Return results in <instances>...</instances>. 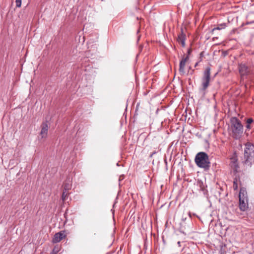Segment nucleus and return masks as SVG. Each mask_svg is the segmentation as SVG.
Masks as SVG:
<instances>
[{
  "label": "nucleus",
  "instance_id": "2eb2a0df",
  "mask_svg": "<svg viewBox=\"0 0 254 254\" xmlns=\"http://www.w3.org/2000/svg\"><path fill=\"white\" fill-rule=\"evenodd\" d=\"M68 194H69V193H68V191L63 190L62 195V199L63 201H64L66 200Z\"/></svg>",
  "mask_w": 254,
  "mask_h": 254
},
{
  "label": "nucleus",
  "instance_id": "7ed1b4c3",
  "mask_svg": "<svg viewBox=\"0 0 254 254\" xmlns=\"http://www.w3.org/2000/svg\"><path fill=\"white\" fill-rule=\"evenodd\" d=\"M195 162L198 167L205 170H208L210 167L208 156L204 152H199L196 155Z\"/></svg>",
  "mask_w": 254,
  "mask_h": 254
},
{
  "label": "nucleus",
  "instance_id": "ddd939ff",
  "mask_svg": "<svg viewBox=\"0 0 254 254\" xmlns=\"http://www.w3.org/2000/svg\"><path fill=\"white\" fill-rule=\"evenodd\" d=\"M247 199V191L244 188L240 189L239 192V200L241 199Z\"/></svg>",
  "mask_w": 254,
  "mask_h": 254
},
{
  "label": "nucleus",
  "instance_id": "f8f14e48",
  "mask_svg": "<svg viewBox=\"0 0 254 254\" xmlns=\"http://www.w3.org/2000/svg\"><path fill=\"white\" fill-rule=\"evenodd\" d=\"M248 207V199L239 200V208L242 211H245Z\"/></svg>",
  "mask_w": 254,
  "mask_h": 254
},
{
  "label": "nucleus",
  "instance_id": "1a4fd4ad",
  "mask_svg": "<svg viewBox=\"0 0 254 254\" xmlns=\"http://www.w3.org/2000/svg\"><path fill=\"white\" fill-rule=\"evenodd\" d=\"M48 125L47 123H43L41 125V130L40 132V135L41 138H46L47 136L48 131Z\"/></svg>",
  "mask_w": 254,
  "mask_h": 254
},
{
  "label": "nucleus",
  "instance_id": "f257e3e1",
  "mask_svg": "<svg viewBox=\"0 0 254 254\" xmlns=\"http://www.w3.org/2000/svg\"><path fill=\"white\" fill-rule=\"evenodd\" d=\"M231 130L232 136L236 139L241 138L243 133V126L240 121L236 117H233L230 120Z\"/></svg>",
  "mask_w": 254,
  "mask_h": 254
},
{
  "label": "nucleus",
  "instance_id": "a211bd4d",
  "mask_svg": "<svg viewBox=\"0 0 254 254\" xmlns=\"http://www.w3.org/2000/svg\"><path fill=\"white\" fill-rule=\"evenodd\" d=\"M253 119L252 118H249L247 120V124H251L253 122Z\"/></svg>",
  "mask_w": 254,
  "mask_h": 254
},
{
  "label": "nucleus",
  "instance_id": "6e6552de",
  "mask_svg": "<svg viewBox=\"0 0 254 254\" xmlns=\"http://www.w3.org/2000/svg\"><path fill=\"white\" fill-rule=\"evenodd\" d=\"M189 56H187L186 57L183 58L182 60L180 62L179 70L181 75H184L185 72V67L186 62L189 60Z\"/></svg>",
  "mask_w": 254,
  "mask_h": 254
},
{
  "label": "nucleus",
  "instance_id": "9b49d317",
  "mask_svg": "<svg viewBox=\"0 0 254 254\" xmlns=\"http://www.w3.org/2000/svg\"><path fill=\"white\" fill-rule=\"evenodd\" d=\"M72 181L70 178H67L63 184V188L64 190L68 191L71 189Z\"/></svg>",
  "mask_w": 254,
  "mask_h": 254
},
{
  "label": "nucleus",
  "instance_id": "4468645a",
  "mask_svg": "<svg viewBox=\"0 0 254 254\" xmlns=\"http://www.w3.org/2000/svg\"><path fill=\"white\" fill-rule=\"evenodd\" d=\"M227 26V24L226 23H223L221 24H218L217 26L216 27L212 29L211 32L213 33L215 30H222L225 29Z\"/></svg>",
  "mask_w": 254,
  "mask_h": 254
},
{
  "label": "nucleus",
  "instance_id": "9d476101",
  "mask_svg": "<svg viewBox=\"0 0 254 254\" xmlns=\"http://www.w3.org/2000/svg\"><path fill=\"white\" fill-rule=\"evenodd\" d=\"M186 35L184 33L183 29H181V32L178 35L177 41L182 45V47L185 46Z\"/></svg>",
  "mask_w": 254,
  "mask_h": 254
},
{
  "label": "nucleus",
  "instance_id": "0eeeda50",
  "mask_svg": "<svg viewBox=\"0 0 254 254\" xmlns=\"http://www.w3.org/2000/svg\"><path fill=\"white\" fill-rule=\"evenodd\" d=\"M66 237L64 231H61L55 234L52 242L54 243L60 242L62 240Z\"/></svg>",
  "mask_w": 254,
  "mask_h": 254
},
{
  "label": "nucleus",
  "instance_id": "423d86ee",
  "mask_svg": "<svg viewBox=\"0 0 254 254\" xmlns=\"http://www.w3.org/2000/svg\"><path fill=\"white\" fill-rule=\"evenodd\" d=\"M230 166L235 173L238 172L239 166L236 156H233L231 158Z\"/></svg>",
  "mask_w": 254,
  "mask_h": 254
},
{
  "label": "nucleus",
  "instance_id": "f03ea898",
  "mask_svg": "<svg viewBox=\"0 0 254 254\" xmlns=\"http://www.w3.org/2000/svg\"><path fill=\"white\" fill-rule=\"evenodd\" d=\"M244 159V163L245 165L251 167L254 164V145L250 142L245 144Z\"/></svg>",
  "mask_w": 254,
  "mask_h": 254
},
{
  "label": "nucleus",
  "instance_id": "39448f33",
  "mask_svg": "<svg viewBox=\"0 0 254 254\" xmlns=\"http://www.w3.org/2000/svg\"><path fill=\"white\" fill-rule=\"evenodd\" d=\"M239 70L242 78L247 76L251 72L250 69L245 64H240L239 65Z\"/></svg>",
  "mask_w": 254,
  "mask_h": 254
},
{
  "label": "nucleus",
  "instance_id": "412c9836",
  "mask_svg": "<svg viewBox=\"0 0 254 254\" xmlns=\"http://www.w3.org/2000/svg\"><path fill=\"white\" fill-rule=\"evenodd\" d=\"M155 154V152H154L152 153V154H151L150 155V157H152V155H153V154Z\"/></svg>",
  "mask_w": 254,
  "mask_h": 254
},
{
  "label": "nucleus",
  "instance_id": "f3484780",
  "mask_svg": "<svg viewBox=\"0 0 254 254\" xmlns=\"http://www.w3.org/2000/svg\"><path fill=\"white\" fill-rule=\"evenodd\" d=\"M15 2H16V6L17 7H20L21 5V0H15Z\"/></svg>",
  "mask_w": 254,
  "mask_h": 254
},
{
  "label": "nucleus",
  "instance_id": "6ab92c4d",
  "mask_svg": "<svg viewBox=\"0 0 254 254\" xmlns=\"http://www.w3.org/2000/svg\"><path fill=\"white\" fill-rule=\"evenodd\" d=\"M246 128H247V129H250V128H251V126H250V124H247Z\"/></svg>",
  "mask_w": 254,
  "mask_h": 254
},
{
  "label": "nucleus",
  "instance_id": "dca6fc26",
  "mask_svg": "<svg viewBox=\"0 0 254 254\" xmlns=\"http://www.w3.org/2000/svg\"><path fill=\"white\" fill-rule=\"evenodd\" d=\"M233 189L236 190L238 188V184H237V180L235 179L233 182Z\"/></svg>",
  "mask_w": 254,
  "mask_h": 254
},
{
  "label": "nucleus",
  "instance_id": "4be33fe9",
  "mask_svg": "<svg viewBox=\"0 0 254 254\" xmlns=\"http://www.w3.org/2000/svg\"><path fill=\"white\" fill-rule=\"evenodd\" d=\"M197 64H198V63H196L195 64V65H194V66H196L197 65Z\"/></svg>",
  "mask_w": 254,
  "mask_h": 254
},
{
  "label": "nucleus",
  "instance_id": "20e7f679",
  "mask_svg": "<svg viewBox=\"0 0 254 254\" xmlns=\"http://www.w3.org/2000/svg\"><path fill=\"white\" fill-rule=\"evenodd\" d=\"M210 80V68L207 67L204 72L202 78V91H205L209 86Z\"/></svg>",
  "mask_w": 254,
  "mask_h": 254
},
{
  "label": "nucleus",
  "instance_id": "aec40b11",
  "mask_svg": "<svg viewBox=\"0 0 254 254\" xmlns=\"http://www.w3.org/2000/svg\"><path fill=\"white\" fill-rule=\"evenodd\" d=\"M190 52H191L190 49H189V50H188V55L187 56H189V54H190Z\"/></svg>",
  "mask_w": 254,
  "mask_h": 254
}]
</instances>
